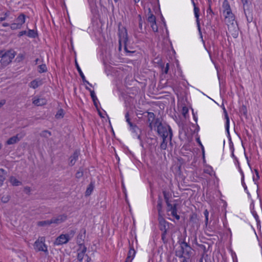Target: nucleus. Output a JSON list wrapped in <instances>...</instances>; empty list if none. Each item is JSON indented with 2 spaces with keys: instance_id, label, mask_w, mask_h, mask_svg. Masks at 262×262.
Masks as SVG:
<instances>
[{
  "instance_id": "obj_1",
  "label": "nucleus",
  "mask_w": 262,
  "mask_h": 262,
  "mask_svg": "<svg viewBox=\"0 0 262 262\" xmlns=\"http://www.w3.org/2000/svg\"><path fill=\"white\" fill-rule=\"evenodd\" d=\"M157 133L162 138H168L171 143L173 135L172 129L168 125L160 123L158 126Z\"/></svg>"
},
{
  "instance_id": "obj_2",
  "label": "nucleus",
  "mask_w": 262,
  "mask_h": 262,
  "mask_svg": "<svg viewBox=\"0 0 262 262\" xmlns=\"http://www.w3.org/2000/svg\"><path fill=\"white\" fill-rule=\"evenodd\" d=\"M118 35L119 37V50H121V42H123L124 45V50L126 53H133L135 52V51H128V48L127 47V42L128 41V36H127V32L126 29L122 27L120 28L119 27L118 29Z\"/></svg>"
},
{
  "instance_id": "obj_3",
  "label": "nucleus",
  "mask_w": 262,
  "mask_h": 262,
  "mask_svg": "<svg viewBox=\"0 0 262 262\" xmlns=\"http://www.w3.org/2000/svg\"><path fill=\"white\" fill-rule=\"evenodd\" d=\"M15 55V52L13 50H9L4 52V54L1 59V63L3 66H6L9 64L13 59Z\"/></svg>"
},
{
  "instance_id": "obj_4",
  "label": "nucleus",
  "mask_w": 262,
  "mask_h": 262,
  "mask_svg": "<svg viewBox=\"0 0 262 262\" xmlns=\"http://www.w3.org/2000/svg\"><path fill=\"white\" fill-rule=\"evenodd\" d=\"M45 237H39L34 244V249L37 251H43L48 253L47 247L45 244Z\"/></svg>"
},
{
  "instance_id": "obj_5",
  "label": "nucleus",
  "mask_w": 262,
  "mask_h": 262,
  "mask_svg": "<svg viewBox=\"0 0 262 262\" xmlns=\"http://www.w3.org/2000/svg\"><path fill=\"white\" fill-rule=\"evenodd\" d=\"M159 228L162 232H167L169 223L166 221L162 215L158 217Z\"/></svg>"
},
{
  "instance_id": "obj_6",
  "label": "nucleus",
  "mask_w": 262,
  "mask_h": 262,
  "mask_svg": "<svg viewBox=\"0 0 262 262\" xmlns=\"http://www.w3.org/2000/svg\"><path fill=\"white\" fill-rule=\"evenodd\" d=\"M178 243L180 245V248H183V250L185 252V255L187 256V258H189L192 253V249L190 246L184 241L179 240Z\"/></svg>"
},
{
  "instance_id": "obj_7",
  "label": "nucleus",
  "mask_w": 262,
  "mask_h": 262,
  "mask_svg": "<svg viewBox=\"0 0 262 262\" xmlns=\"http://www.w3.org/2000/svg\"><path fill=\"white\" fill-rule=\"evenodd\" d=\"M25 136V133L21 134H17L15 136H14L10 138L6 142V144L8 145H11L15 144L18 142L20 139H21Z\"/></svg>"
},
{
  "instance_id": "obj_8",
  "label": "nucleus",
  "mask_w": 262,
  "mask_h": 262,
  "mask_svg": "<svg viewBox=\"0 0 262 262\" xmlns=\"http://www.w3.org/2000/svg\"><path fill=\"white\" fill-rule=\"evenodd\" d=\"M69 241V238L67 237L66 234H62L58 236L54 242V245H61L67 244Z\"/></svg>"
},
{
  "instance_id": "obj_9",
  "label": "nucleus",
  "mask_w": 262,
  "mask_h": 262,
  "mask_svg": "<svg viewBox=\"0 0 262 262\" xmlns=\"http://www.w3.org/2000/svg\"><path fill=\"white\" fill-rule=\"evenodd\" d=\"M87 248L85 246H81L77 249V259L79 262H82V260L85 255V252Z\"/></svg>"
},
{
  "instance_id": "obj_10",
  "label": "nucleus",
  "mask_w": 262,
  "mask_h": 262,
  "mask_svg": "<svg viewBox=\"0 0 262 262\" xmlns=\"http://www.w3.org/2000/svg\"><path fill=\"white\" fill-rule=\"evenodd\" d=\"M67 219V215L66 214H62L58 215L56 217H54L51 219V223L52 224H55L56 225H58L63 222H64Z\"/></svg>"
},
{
  "instance_id": "obj_11",
  "label": "nucleus",
  "mask_w": 262,
  "mask_h": 262,
  "mask_svg": "<svg viewBox=\"0 0 262 262\" xmlns=\"http://www.w3.org/2000/svg\"><path fill=\"white\" fill-rule=\"evenodd\" d=\"M85 229H83L80 231V233L78 234L77 236V243L78 244L79 247H80L81 246H84L83 244L82 243V242L83 241L85 238Z\"/></svg>"
},
{
  "instance_id": "obj_12",
  "label": "nucleus",
  "mask_w": 262,
  "mask_h": 262,
  "mask_svg": "<svg viewBox=\"0 0 262 262\" xmlns=\"http://www.w3.org/2000/svg\"><path fill=\"white\" fill-rule=\"evenodd\" d=\"M79 154V150H76L74 152L73 154L69 158V165L70 166H72L75 164L76 161L78 160Z\"/></svg>"
},
{
  "instance_id": "obj_13",
  "label": "nucleus",
  "mask_w": 262,
  "mask_h": 262,
  "mask_svg": "<svg viewBox=\"0 0 262 262\" xmlns=\"http://www.w3.org/2000/svg\"><path fill=\"white\" fill-rule=\"evenodd\" d=\"M47 101L44 98H34L33 103L36 106H42L47 104Z\"/></svg>"
},
{
  "instance_id": "obj_14",
  "label": "nucleus",
  "mask_w": 262,
  "mask_h": 262,
  "mask_svg": "<svg viewBox=\"0 0 262 262\" xmlns=\"http://www.w3.org/2000/svg\"><path fill=\"white\" fill-rule=\"evenodd\" d=\"M136 254V251L133 248H130L129 249L127 257L125 262H132Z\"/></svg>"
},
{
  "instance_id": "obj_15",
  "label": "nucleus",
  "mask_w": 262,
  "mask_h": 262,
  "mask_svg": "<svg viewBox=\"0 0 262 262\" xmlns=\"http://www.w3.org/2000/svg\"><path fill=\"white\" fill-rule=\"evenodd\" d=\"M75 64H76V68L77 69V71H78V73L80 76V77H81L82 78V81L84 82V83H86L87 84H88L89 85H90L91 86H92V85L86 79H85V76L84 75V74H83L81 70L80 69L79 66H78L77 62L76 61H75Z\"/></svg>"
},
{
  "instance_id": "obj_16",
  "label": "nucleus",
  "mask_w": 262,
  "mask_h": 262,
  "mask_svg": "<svg viewBox=\"0 0 262 262\" xmlns=\"http://www.w3.org/2000/svg\"><path fill=\"white\" fill-rule=\"evenodd\" d=\"M42 83V82L41 80L35 79L30 83V86L34 89H35L41 85Z\"/></svg>"
},
{
  "instance_id": "obj_17",
  "label": "nucleus",
  "mask_w": 262,
  "mask_h": 262,
  "mask_svg": "<svg viewBox=\"0 0 262 262\" xmlns=\"http://www.w3.org/2000/svg\"><path fill=\"white\" fill-rule=\"evenodd\" d=\"M223 111L226 119V130L228 134H229V118L227 112L224 107H223Z\"/></svg>"
},
{
  "instance_id": "obj_18",
  "label": "nucleus",
  "mask_w": 262,
  "mask_h": 262,
  "mask_svg": "<svg viewBox=\"0 0 262 262\" xmlns=\"http://www.w3.org/2000/svg\"><path fill=\"white\" fill-rule=\"evenodd\" d=\"M95 187L94 182H91L90 184L89 185L88 187L86 188V191L85 192V196H89L91 194Z\"/></svg>"
},
{
  "instance_id": "obj_19",
  "label": "nucleus",
  "mask_w": 262,
  "mask_h": 262,
  "mask_svg": "<svg viewBox=\"0 0 262 262\" xmlns=\"http://www.w3.org/2000/svg\"><path fill=\"white\" fill-rule=\"evenodd\" d=\"M15 21L21 27L22 25L25 22V15L23 13L20 14L16 19Z\"/></svg>"
},
{
  "instance_id": "obj_20",
  "label": "nucleus",
  "mask_w": 262,
  "mask_h": 262,
  "mask_svg": "<svg viewBox=\"0 0 262 262\" xmlns=\"http://www.w3.org/2000/svg\"><path fill=\"white\" fill-rule=\"evenodd\" d=\"M171 211V215L174 217L177 220L180 219V215L177 214V204H174Z\"/></svg>"
},
{
  "instance_id": "obj_21",
  "label": "nucleus",
  "mask_w": 262,
  "mask_h": 262,
  "mask_svg": "<svg viewBox=\"0 0 262 262\" xmlns=\"http://www.w3.org/2000/svg\"><path fill=\"white\" fill-rule=\"evenodd\" d=\"M183 248L181 247L179 250H176L175 251V255L176 256L179 257V258H184L186 257L184 256V255H185V252L183 250Z\"/></svg>"
},
{
  "instance_id": "obj_22",
  "label": "nucleus",
  "mask_w": 262,
  "mask_h": 262,
  "mask_svg": "<svg viewBox=\"0 0 262 262\" xmlns=\"http://www.w3.org/2000/svg\"><path fill=\"white\" fill-rule=\"evenodd\" d=\"M6 172L3 168H0V186H2L6 179L5 175Z\"/></svg>"
},
{
  "instance_id": "obj_23",
  "label": "nucleus",
  "mask_w": 262,
  "mask_h": 262,
  "mask_svg": "<svg viewBox=\"0 0 262 262\" xmlns=\"http://www.w3.org/2000/svg\"><path fill=\"white\" fill-rule=\"evenodd\" d=\"M225 18H228L230 21H233L234 20V15L232 13L231 10L225 11Z\"/></svg>"
},
{
  "instance_id": "obj_24",
  "label": "nucleus",
  "mask_w": 262,
  "mask_h": 262,
  "mask_svg": "<svg viewBox=\"0 0 262 262\" xmlns=\"http://www.w3.org/2000/svg\"><path fill=\"white\" fill-rule=\"evenodd\" d=\"M10 182L13 186H17L21 184L20 181H18L15 177L13 176L10 177Z\"/></svg>"
},
{
  "instance_id": "obj_25",
  "label": "nucleus",
  "mask_w": 262,
  "mask_h": 262,
  "mask_svg": "<svg viewBox=\"0 0 262 262\" xmlns=\"http://www.w3.org/2000/svg\"><path fill=\"white\" fill-rule=\"evenodd\" d=\"M168 138H162V142H161L160 147L162 150H165L167 147V140Z\"/></svg>"
},
{
  "instance_id": "obj_26",
  "label": "nucleus",
  "mask_w": 262,
  "mask_h": 262,
  "mask_svg": "<svg viewBox=\"0 0 262 262\" xmlns=\"http://www.w3.org/2000/svg\"><path fill=\"white\" fill-rule=\"evenodd\" d=\"M51 224V219L50 220H47V221H39L37 223V225L38 226H47L50 225Z\"/></svg>"
},
{
  "instance_id": "obj_27",
  "label": "nucleus",
  "mask_w": 262,
  "mask_h": 262,
  "mask_svg": "<svg viewBox=\"0 0 262 262\" xmlns=\"http://www.w3.org/2000/svg\"><path fill=\"white\" fill-rule=\"evenodd\" d=\"M157 203H158V204H157V210L158 211L159 216H160V215H161V211L162 207V200L160 197L159 198Z\"/></svg>"
},
{
  "instance_id": "obj_28",
  "label": "nucleus",
  "mask_w": 262,
  "mask_h": 262,
  "mask_svg": "<svg viewBox=\"0 0 262 262\" xmlns=\"http://www.w3.org/2000/svg\"><path fill=\"white\" fill-rule=\"evenodd\" d=\"M51 132L48 130H44L39 134V135L41 137L45 138H48L49 137L51 136Z\"/></svg>"
},
{
  "instance_id": "obj_29",
  "label": "nucleus",
  "mask_w": 262,
  "mask_h": 262,
  "mask_svg": "<svg viewBox=\"0 0 262 262\" xmlns=\"http://www.w3.org/2000/svg\"><path fill=\"white\" fill-rule=\"evenodd\" d=\"M147 114V121L148 122H153L155 118V115L152 112H146Z\"/></svg>"
},
{
  "instance_id": "obj_30",
  "label": "nucleus",
  "mask_w": 262,
  "mask_h": 262,
  "mask_svg": "<svg viewBox=\"0 0 262 262\" xmlns=\"http://www.w3.org/2000/svg\"><path fill=\"white\" fill-rule=\"evenodd\" d=\"M223 6L224 8V13H225V11H226L227 10H230L231 9L230 5L227 0H225L223 2Z\"/></svg>"
},
{
  "instance_id": "obj_31",
  "label": "nucleus",
  "mask_w": 262,
  "mask_h": 262,
  "mask_svg": "<svg viewBox=\"0 0 262 262\" xmlns=\"http://www.w3.org/2000/svg\"><path fill=\"white\" fill-rule=\"evenodd\" d=\"M38 72L40 73H44L47 71V68L45 64H42L38 66Z\"/></svg>"
},
{
  "instance_id": "obj_32",
  "label": "nucleus",
  "mask_w": 262,
  "mask_h": 262,
  "mask_svg": "<svg viewBox=\"0 0 262 262\" xmlns=\"http://www.w3.org/2000/svg\"><path fill=\"white\" fill-rule=\"evenodd\" d=\"M27 35L30 37L35 38L37 36V33L34 30H29Z\"/></svg>"
},
{
  "instance_id": "obj_33",
  "label": "nucleus",
  "mask_w": 262,
  "mask_h": 262,
  "mask_svg": "<svg viewBox=\"0 0 262 262\" xmlns=\"http://www.w3.org/2000/svg\"><path fill=\"white\" fill-rule=\"evenodd\" d=\"M147 20L150 24L156 23V16L152 14H150L148 17Z\"/></svg>"
},
{
  "instance_id": "obj_34",
  "label": "nucleus",
  "mask_w": 262,
  "mask_h": 262,
  "mask_svg": "<svg viewBox=\"0 0 262 262\" xmlns=\"http://www.w3.org/2000/svg\"><path fill=\"white\" fill-rule=\"evenodd\" d=\"M239 112L241 114L247 117V109L245 105H243L240 108Z\"/></svg>"
},
{
  "instance_id": "obj_35",
  "label": "nucleus",
  "mask_w": 262,
  "mask_h": 262,
  "mask_svg": "<svg viewBox=\"0 0 262 262\" xmlns=\"http://www.w3.org/2000/svg\"><path fill=\"white\" fill-rule=\"evenodd\" d=\"M64 116L63 110L62 109H60L56 114L55 115V117L57 119L62 118Z\"/></svg>"
},
{
  "instance_id": "obj_36",
  "label": "nucleus",
  "mask_w": 262,
  "mask_h": 262,
  "mask_svg": "<svg viewBox=\"0 0 262 262\" xmlns=\"http://www.w3.org/2000/svg\"><path fill=\"white\" fill-rule=\"evenodd\" d=\"M76 233V231L74 230H70L68 233L66 234L67 237L69 238L70 241L72 238H73Z\"/></svg>"
},
{
  "instance_id": "obj_37",
  "label": "nucleus",
  "mask_w": 262,
  "mask_h": 262,
  "mask_svg": "<svg viewBox=\"0 0 262 262\" xmlns=\"http://www.w3.org/2000/svg\"><path fill=\"white\" fill-rule=\"evenodd\" d=\"M193 4L194 5V12L195 17L197 19H198L199 17V8L198 7H195V3L193 2Z\"/></svg>"
},
{
  "instance_id": "obj_38",
  "label": "nucleus",
  "mask_w": 262,
  "mask_h": 262,
  "mask_svg": "<svg viewBox=\"0 0 262 262\" xmlns=\"http://www.w3.org/2000/svg\"><path fill=\"white\" fill-rule=\"evenodd\" d=\"M163 196H164V199L165 200V202H167L168 201H169V199L170 196V194L169 192H167L166 191H163Z\"/></svg>"
},
{
  "instance_id": "obj_39",
  "label": "nucleus",
  "mask_w": 262,
  "mask_h": 262,
  "mask_svg": "<svg viewBox=\"0 0 262 262\" xmlns=\"http://www.w3.org/2000/svg\"><path fill=\"white\" fill-rule=\"evenodd\" d=\"M167 233V232H162V234H161L162 240L163 241V243L165 244L167 243L168 242V239L166 238V235Z\"/></svg>"
},
{
  "instance_id": "obj_40",
  "label": "nucleus",
  "mask_w": 262,
  "mask_h": 262,
  "mask_svg": "<svg viewBox=\"0 0 262 262\" xmlns=\"http://www.w3.org/2000/svg\"><path fill=\"white\" fill-rule=\"evenodd\" d=\"M83 172L81 168H79L76 173V177L78 179L81 178L83 176Z\"/></svg>"
},
{
  "instance_id": "obj_41",
  "label": "nucleus",
  "mask_w": 262,
  "mask_h": 262,
  "mask_svg": "<svg viewBox=\"0 0 262 262\" xmlns=\"http://www.w3.org/2000/svg\"><path fill=\"white\" fill-rule=\"evenodd\" d=\"M11 29L12 30H15L17 29H20L21 28V26H20V25H18L17 23H14L11 25L10 26Z\"/></svg>"
},
{
  "instance_id": "obj_42",
  "label": "nucleus",
  "mask_w": 262,
  "mask_h": 262,
  "mask_svg": "<svg viewBox=\"0 0 262 262\" xmlns=\"http://www.w3.org/2000/svg\"><path fill=\"white\" fill-rule=\"evenodd\" d=\"M9 200H10V197L8 195H4V196H2L1 198V201L4 203H7L9 201Z\"/></svg>"
},
{
  "instance_id": "obj_43",
  "label": "nucleus",
  "mask_w": 262,
  "mask_h": 262,
  "mask_svg": "<svg viewBox=\"0 0 262 262\" xmlns=\"http://www.w3.org/2000/svg\"><path fill=\"white\" fill-rule=\"evenodd\" d=\"M152 30L154 32H157L158 31V27L156 23L150 24Z\"/></svg>"
},
{
  "instance_id": "obj_44",
  "label": "nucleus",
  "mask_w": 262,
  "mask_h": 262,
  "mask_svg": "<svg viewBox=\"0 0 262 262\" xmlns=\"http://www.w3.org/2000/svg\"><path fill=\"white\" fill-rule=\"evenodd\" d=\"M90 92L91 98L93 100H95V99H97V98L95 95L94 91L90 90Z\"/></svg>"
},
{
  "instance_id": "obj_45",
  "label": "nucleus",
  "mask_w": 262,
  "mask_h": 262,
  "mask_svg": "<svg viewBox=\"0 0 262 262\" xmlns=\"http://www.w3.org/2000/svg\"><path fill=\"white\" fill-rule=\"evenodd\" d=\"M168 70H169V63H167L166 64V66L165 67H164V65H163L162 70H163V73H164L165 74H167Z\"/></svg>"
},
{
  "instance_id": "obj_46",
  "label": "nucleus",
  "mask_w": 262,
  "mask_h": 262,
  "mask_svg": "<svg viewBox=\"0 0 262 262\" xmlns=\"http://www.w3.org/2000/svg\"><path fill=\"white\" fill-rule=\"evenodd\" d=\"M9 14H10L9 11L6 12L4 14V16H2V17H0V23L2 21L6 20V18L9 15Z\"/></svg>"
},
{
  "instance_id": "obj_47",
  "label": "nucleus",
  "mask_w": 262,
  "mask_h": 262,
  "mask_svg": "<svg viewBox=\"0 0 262 262\" xmlns=\"http://www.w3.org/2000/svg\"><path fill=\"white\" fill-rule=\"evenodd\" d=\"M204 214L205 216V223H206V225H207L208 221V216H209V212L207 211V210H205Z\"/></svg>"
},
{
  "instance_id": "obj_48",
  "label": "nucleus",
  "mask_w": 262,
  "mask_h": 262,
  "mask_svg": "<svg viewBox=\"0 0 262 262\" xmlns=\"http://www.w3.org/2000/svg\"><path fill=\"white\" fill-rule=\"evenodd\" d=\"M250 13H249V15H248L245 12V15L247 18V20L248 23H251L253 20V17L252 15L251 14V16H250Z\"/></svg>"
},
{
  "instance_id": "obj_49",
  "label": "nucleus",
  "mask_w": 262,
  "mask_h": 262,
  "mask_svg": "<svg viewBox=\"0 0 262 262\" xmlns=\"http://www.w3.org/2000/svg\"><path fill=\"white\" fill-rule=\"evenodd\" d=\"M254 172L256 176V179H255L254 177L253 178V181L256 182V180L259 179V172L258 170L256 169H254Z\"/></svg>"
},
{
  "instance_id": "obj_50",
  "label": "nucleus",
  "mask_w": 262,
  "mask_h": 262,
  "mask_svg": "<svg viewBox=\"0 0 262 262\" xmlns=\"http://www.w3.org/2000/svg\"><path fill=\"white\" fill-rule=\"evenodd\" d=\"M207 13L208 14H210L211 15L214 14V12H213L211 8L210 4L209 5V7H208V9L207 10Z\"/></svg>"
},
{
  "instance_id": "obj_51",
  "label": "nucleus",
  "mask_w": 262,
  "mask_h": 262,
  "mask_svg": "<svg viewBox=\"0 0 262 262\" xmlns=\"http://www.w3.org/2000/svg\"><path fill=\"white\" fill-rule=\"evenodd\" d=\"M160 123H162V122L160 121V118L156 119L155 121L154 122L155 126H156L158 127V126Z\"/></svg>"
},
{
  "instance_id": "obj_52",
  "label": "nucleus",
  "mask_w": 262,
  "mask_h": 262,
  "mask_svg": "<svg viewBox=\"0 0 262 262\" xmlns=\"http://www.w3.org/2000/svg\"><path fill=\"white\" fill-rule=\"evenodd\" d=\"M166 203L167 207L169 208L168 211H170V210H171L173 207V205L171 204L169 202V201L166 202Z\"/></svg>"
},
{
  "instance_id": "obj_53",
  "label": "nucleus",
  "mask_w": 262,
  "mask_h": 262,
  "mask_svg": "<svg viewBox=\"0 0 262 262\" xmlns=\"http://www.w3.org/2000/svg\"><path fill=\"white\" fill-rule=\"evenodd\" d=\"M128 124L129 125L130 128L132 127H134L133 129H138V127L136 125L133 124V123L132 122H129Z\"/></svg>"
},
{
  "instance_id": "obj_54",
  "label": "nucleus",
  "mask_w": 262,
  "mask_h": 262,
  "mask_svg": "<svg viewBox=\"0 0 262 262\" xmlns=\"http://www.w3.org/2000/svg\"><path fill=\"white\" fill-rule=\"evenodd\" d=\"M139 17H140V20H139V28L140 29V30H142V21L141 17L140 15H139Z\"/></svg>"
},
{
  "instance_id": "obj_55",
  "label": "nucleus",
  "mask_w": 262,
  "mask_h": 262,
  "mask_svg": "<svg viewBox=\"0 0 262 262\" xmlns=\"http://www.w3.org/2000/svg\"><path fill=\"white\" fill-rule=\"evenodd\" d=\"M190 220L192 221H193L195 219H196V214H192L190 218Z\"/></svg>"
},
{
  "instance_id": "obj_56",
  "label": "nucleus",
  "mask_w": 262,
  "mask_h": 262,
  "mask_svg": "<svg viewBox=\"0 0 262 262\" xmlns=\"http://www.w3.org/2000/svg\"><path fill=\"white\" fill-rule=\"evenodd\" d=\"M97 101H98L97 99H95V100H93L94 104L95 106L96 107L97 109H98V104H97Z\"/></svg>"
},
{
  "instance_id": "obj_57",
  "label": "nucleus",
  "mask_w": 262,
  "mask_h": 262,
  "mask_svg": "<svg viewBox=\"0 0 262 262\" xmlns=\"http://www.w3.org/2000/svg\"><path fill=\"white\" fill-rule=\"evenodd\" d=\"M133 128L134 127H132L130 128V129L132 130L133 132H134V133H136V134H138L137 131L138 130L140 131V129L139 128L138 129H133Z\"/></svg>"
},
{
  "instance_id": "obj_58",
  "label": "nucleus",
  "mask_w": 262,
  "mask_h": 262,
  "mask_svg": "<svg viewBox=\"0 0 262 262\" xmlns=\"http://www.w3.org/2000/svg\"><path fill=\"white\" fill-rule=\"evenodd\" d=\"M26 33H27L26 31H22L19 32V35L20 36H23V35L26 34Z\"/></svg>"
},
{
  "instance_id": "obj_59",
  "label": "nucleus",
  "mask_w": 262,
  "mask_h": 262,
  "mask_svg": "<svg viewBox=\"0 0 262 262\" xmlns=\"http://www.w3.org/2000/svg\"><path fill=\"white\" fill-rule=\"evenodd\" d=\"M5 103V100H3L2 101H0V108L3 105H4Z\"/></svg>"
},
{
  "instance_id": "obj_60",
  "label": "nucleus",
  "mask_w": 262,
  "mask_h": 262,
  "mask_svg": "<svg viewBox=\"0 0 262 262\" xmlns=\"http://www.w3.org/2000/svg\"><path fill=\"white\" fill-rule=\"evenodd\" d=\"M98 112V114L99 115V116L101 117V118H104V116L102 115V113L100 112V111L99 110V108H98V109H97Z\"/></svg>"
},
{
  "instance_id": "obj_61",
  "label": "nucleus",
  "mask_w": 262,
  "mask_h": 262,
  "mask_svg": "<svg viewBox=\"0 0 262 262\" xmlns=\"http://www.w3.org/2000/svg\"><path fill=\"white\" fill-rule=\"evenodd\" d=\"M243 5H245L248 3V0H241Z\"/></svg>"
},
{
  "instance_id": "obj_62",
  "label": "nucleus",
  "mask_w": 262,
  "mask_h": 262,
  "mask_svg": "<svg viewBox=\"0 0 262 262\" xmlns=\"http://www.w3.org/2000/svg\"><path fill=\"white\" fill-rule=\"evenodd\" d=\"M87 257L86 258V261L87 262H90L91 260V258L90 257H89L88 255H85Z\"/></svg>"
},
{
  "instance_id": "obj_63",
  "label": "nucleus",
  "mask_w": 262,
  "mask_h": 262,
  "mask_svg": "<svg viewBox=\"0 0 262 262\" xmlns=\"http://www.w3.org/2000/svg\"><path fill=\"white\" fill-rule=\"evenodd\" d=\"M148 123H149V125H148L149 127L151 129H152V124H153V122H148Z\"/></svg>"
},
{
  "instance_id": "obj_64",
  "label": "nucleus",
  "mask_w": 262,
  "mask_h": 262,
  "mask_svg": "<svg viewBox=\"0 0 262 262\" xmlns=\"http://www.w3.org/2000/svg\"><path fill=\"white\" fill-rule=\"evenodd\" d=\"M253 215H254V216L255 220H256V221L258 222V215L256 213L255 214H253Z\"/></svg>"
}]
</instances>
